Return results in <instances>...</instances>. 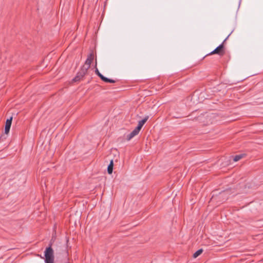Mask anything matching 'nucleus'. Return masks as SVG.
I'll return each mask as SVG.
<instances>
[{"label":"nucleus","instance_id":"1","mask_svg":"<svg viewBox=\"0 0 263 263\" xmlns=\"http://www.w3.org/2000/svg\"><path fill=\"white\" fill-rule=\"evenodd\" d=\"M52 243L50 242L49 246L46 248L44 252L45 263H54V251L52 248Z\"/></svg>","mask_w":263,"mask_h":263},{"label":"nucleus","instance_id":"2","mask_svg":"<svg viewBox=\"0 0 263 263\" xmlns=\"http://www.w3.org/2000/svg\"><path fill=\"white\" fill-rule=\"evenodd\" d=\"M230 34H231V33L229 34L228 35V36L224 39V40L223 41V42L221 44H220L218 47H217L213 51H212L210 53L206 54L205 57H207L210 55H212L214 54H217L220 56H223L225 53L224 49V43L228 39V37H229Z\"/></svg>","mask_w":263,"mask_h":263},{"label":"nucleus","instance_id":"3","mask_svg":"<svg viewBox=\"0 0 263 263\" xmlns=\"http://www.w3.org/2000/svg\"><path fill=\"white\" fill-rule=\"evenodd\" d=\"M88 69L85 68V66H82L80 70L78 72L76 77L72 80V82H77L82 80L87 73Z\"/></svg>","mask_w":263,"mask_h":263},{"label":"nucleus","instance_id":"4","mask_svg":"<svg viewBox=\"0 0 263 263\" xmlns=\"http://www.w3.org/2000/svg\"><path fill=\"white\" fill-rule=\"evenodd\" d=\"M96 74L104 82L106 83H114L116 82L117 81L107 78L104 77L103 74H102L98 69V68H96L95 69Z\"/></svg>","mask_w":263,"mask_h":263},{"label":"nucleus","instance_id":"5","mask_svg":"<svg viewBox=\"0 0 263 263\" xmlns=\"http://www.w3.org/2000/svg\"><path fill=\"white\" fill-rule=\"evenodd\" d=\"M94 59V54L92 52L90 53L88 56L85 62V65L83 66H85V68L88 69L90 68V65Z\"/></svg>","mask_w":263,"mask_h":263},{"label":"nucleus","instance_id":"6","mask_svg":"<svg viewBox=\"0 0 263 263\" xmlns=\"http://www.w3.org/2000/svg\"><path fill=\"white\" fill-rule=\"evenodd\" d=\"M12 117H11L9 119H7L5 126V133L8 134L10 131L11 125L12 124Z\"/></svg>","mask_w":263,"mask_h":263},{"label":"nucleus","instance_id":"7","mask_svg":"<svg viewBox=\"0 0 263 263\" xmlns=\"http://www.w3.org/2000/svg\"><path fill=\"white\" fill-rule=\"evenodd\" d=\"M140 131V130L136 127L130 134L127 135L126 139L128 141L131 140L134 137L137 135Z\"/></svg>","mask_w":263,"mask_h":263},{"label":"nucleus","instance_id":"8","mask_svg":"<svg viewBox=\"0 0 263 263\" xmlns=\"http://www.w3.org/2000/svg\"><path fill=\"white\" fill-rule=\"evenodd\" d=\"M149 117L148 116H145L142 120L139 121L138 122V126L136 127L137 129L139 130H141L143 125L145 123V122L148 119Z\"/></svg>","mask_w":263,"mask_h":263},{"label":"nucleus","instance_id":"9","mask_svg":"<svg viewBox=\"0 0 263 263\" xmlns=\"http://www.w3.org/2000/svg\"><path fill=\"white\" fill-rule=\"evenodd\" d=\"M114 162L111 160L107 167V172L109 174H111L113 171Z\"/></svg>","mask_w":263,"mask_h":263},{"label":"nucleus","instance_id":"10","mask_svg":"<svg viewBox=\"0 0 263 263\" xmlns=\"http://www.w3.org/2000/svg\"><path fill=\"white\" fill-rule=\"evenodd\" d=\"M203 252V249H200L195 252L193 256L194 258H197L198 256H199Z\"/></svg>","mask_w":263,"mask_h":263},{"label":"nucleus","instance_id":"11","mask_svg":"<svg viewBox=\"0 0 263 263\" xmlns=\"http://www.w3.org/2000/svg\"><path fill=\"white\" fill-rule=\"evenodd\" d=\"M243 155L242 154L236 155L233 158V161L234 162H237L240 160L243 157Z\"/></svg>","mask_w":263,"mask_h":263},{"label":"nucleus","instance_id":"12","mask_svg":"<svg viewBox=\"0 0 263 263\" xmlns=\"http://www.w3.org/2000/svg\"><path fill=\"white\" fill-rule=\"evenodd\" d=\"M39 256H40L41 258H43V257L41 256V255H37Z\"/></svg>","mask_w":263,"mask_h":263},{"label":"nucleus","instance_id":"13","mask_svg":"<svg viewBox=\"0 0 263 263\" xmlns=\"http://www.w3.org/2000/svg\"><path fill=\"white\" fill-rule=\"evenodd\" d=\"M97 61H96V66H97Z\"/></svg>","mask_w":263,"mask_h":263}]
</instances>
